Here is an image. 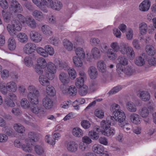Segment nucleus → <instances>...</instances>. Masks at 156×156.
<instances>
[{
	"instance_id": "nucleus-1",
	"label": "nucleus",
	"mask_w": 156,
	"mask_h": 156,
	"mask_svg": "<svg viewBox=\"0 0 156 156\" xmlns=\"http://www.w3.org/2000/svg\"><path fill=\"white\" fill-rule=\"evenodd\" d=\"M128 43L122 42L120 44L116 41L112 42L110 44L111 48H108L106 51L108 57L109 59L112 60H115L117 57L116 52L119 51L121 53H125V48L124 46L128 45Z\"/></svg>"
},
{
	"instance_id": "nucleus-2",
	"label": "nucleus",
	"mask_w": 156,
	"mask_h": 156,
	"mask_svg": "<svg viewBox=\"0 0 156 156\" xmlns=\"http://www.w3.org/2000/svg\"><path fill=\"white\" fill-rule=\"evenodd\" d=\"M17 20L21 24H26L31 29H35L37 27L36 22L34 19L28 16L26 17L21 14H18L17 16Z\"/></svg>"
},
{
	"instance_id": "nucleus-3",
	"label": "nucleus",
	"mask_w": 156,
	"mask_h": 156,
	"mask_svg": "<svg viewBox=\"0 0 156 156\" xmlns=\"http://www.w3.org/2000/svg\"><path fill=\"white\" fill-rule=\"evenodd\" d=\"M17 89L16 83L13 81L8 82L5 86L4 83L0 84V90L2 94L4 95L7 94L8 91L15 92Z\"/></svg>"
},
{
	"instance_id": "nucleus-4",
	"label": "nucleus",
	"mask_w": 156,
	"mask_h": 156,
	"mask_svg": "<svg viewBox=\"0 0 156 156\" xmlns=\"http://www.w3.org/2000/svg\"><path fill=\"white\" fill-rule=\"evenodd\" d=\"M13 20L11 24H8L6 27L7 29L9 34L12 36L16 34V31H19L22 29V26L21 24H19V21Z\"/></svg>"
},
{
	"instance_id": "nucleus-5",
	"label": "nucleus",
	"mask_w": 156,
	"mask_h": 156,
	"mask_svg": "<svg viewBox=\"0 0 156 156\" xmlns=\"http://www.w3.org/2000/svg\"><path fill=\"white\" fill-rule=\"evenodd\" d=\"M46 8H50L56 11L60 10L62 7V3L58 0H45Z\"/></svg>"
},
{
	"instance_id": "nucleus-6",
	"label": "nucleus",
	"mask_w": 156,
	"mask_h": 156,
	"mask_svg": "<svg viewBox=\"0 0 156 156\" xmlns=\"http://www.w3.org/2000/svg\"><path fill=\"white\" fill-rule=\"evenodd\" d=\"M118 63L116 65V70L119 74L123 72V66H126L128 63L127 58L124 55H120L117 58Z\"/></svg>"
},
{
	"instance_id": "nucleus-7",
	"label": "nucleus",
	"mask_w": 156,
	"mask_h": 156,
	"mask_svg": "<svg viewBox=\"0 0 156 156\" xmlns=\"http://www.w3.org/2000/svg\"><path fill=\"white\" fill-rule=\"evenodd\" d=\"M47 65L46 60L42 57H40L37 60V64L35 69V72L39 75L43 74V69L46 68Z\"/></svg>"
},
{
	"instance_id": "nucleus-8",
	"label": "nucleus",
	"mask_w": 156,
	"mask_h": 156,
	"mask_svg": "<svg viewBox=\"0 0 156 156\" xmlns=\"http://www.w3.org/2000/svg\"><path fill=\"white\" fill-rule=\"evenodd\" d=\"M47 72L46 74L48 76V78L49 80H52L55 78L54 75L57 72V68L55 64L53 62H50L47 63Z\"/></svg>"
},
{
	"instance_id": "nucleus-9",
	"label": "nucleus",
	"mask_w": 156,
	"mask_h": 156,
	"mask_svg": "<svg viewBox=\"0 0 156 156\" xmlns=\"http://www.w3.org/2000/svg\"><path fill=\"white\" fill-rule=\"evenodd\" d=\"M113 115V116H112V117L113 118H111L115 124V121L118 122L120 124H122V122L124 121L126 118L125 113L122 110L119 111L117 110Z\"/></svg>"
},
{
	"instance_id": "nucleus-10",
	"label": "nucleus",
	"mask_w": 156,
	"mask_h": 156,
	"mask_svg": "<svg viewBox=\"0 0 156 156\" xmlns=\"http://www.w3.org/2000/svg\"><path fill=\"white\" fill-rule=\"evenodd\" d=\"M75 53L76 55V56L85 58H86V60L89 62H90L91 60V58L90 56H89V54L87 53L86 54L84 49L80 47L76 48L75 50Z\"/></svg>"
},
{
	"instance_id": "nucleus-11",
	"label": "nucleus",
	"mask_w": 156,
	"mask_h": 156,
	"mask_svg": "<svg viewBox=\"0 0 156 156\" xmlns=\"http://www.w3.org/2000/svg\"><path fill=\"white\" fill-rule=\"evenodd\" d=\"M30 39L35 43L41 42L43 40V36L39 31L36 30H32L30 31L29 34Z\"/></svg>"
},
{
	"instance_id": "nucleus-12",
	"label": "nucleus",
	"mask_w": 156,
	"mask_h": 156,
	"mask_svg": "<svg viewBox=\"0 0 156 156\" xmlns=\"http://www.w3.org/2000/svg\"><path fill=\"white\" fill-rule=\"evenodd\" d=\"M112 116H108L106 119L102 120L100 122V127L102 130H105L108 129L111 126V124L112 125H114L115 124L113 121L112 120Z\"/></svg>"
},
{
	"instance_id": "nucleus-13",
	"label": "nucleus",
	"mask_w": 156,
	"mask_h": 156,
	"mask_svg": "<svg viewBox=\"0 0 156 156\" xmlns=\"http://www.w3.org/2000/svg\"><path fill=\"white\" fill-rule=\"evenodd\" d=\"M31 110L39 118H42L45 114V111L44 108L39 105L32 106L31 108Z\"/></svg>"
},
{
	"instance_id": "nucleus-14",
	"label": "nucleus",
	"mask_w": 156,
	"mask_h": 156,
	"mask_svg": "<svg viewBox=\"0 0 156 156\" xmlns=\"http://www.w3.org/2000/svg\"><path fill=\"white\" fill-rule=\"evenodd\" d=\"M36 49V46L34 43L29 42L26 43L23 46V50L24 53L30 54L34 52Z\"/></svg>"
},
{
	"instance_id": "nucleus-15",
	"label": "nucleus",
	"mask_w": 156,
	"mask_h": 156,
	"mask_svg": "<svg viewBox=\"0 0 156 156\" xmlns=\"http://www.w3.org/2000/svg\"><path fill=\"white\" fill-rule=\"evenodd\" d=\"M12 4L10 6L9 10L14 12H21L23 10L20 4L16 0H12Z\"/></svg>"
},
{
	"instance_id": "nucleus-16",
	"label": "nucleus",
	"mask_w": 156,
	"mask_h": 156,
	"mask_svg": "<svg viewBox=\"0 0 156 156\" xmlns=\"http://www.w3.org/2000/svg\"><path fill=\"white\" fill-rule=\"evenodd\" d=\"M21 149L23 151L26 153L32 152L33 150L32 144L29 140L25 139L24 140V143L22 144Z\"/></svg>"
},
{
	"instance_id": "nucleus-17",
	"label": "nucleus",
	"mask_w": 156,
	"mask_h": 156,
	"mask_svg": "<svg viewBox=\"0 0 156 156\" xmlns=\"http://www.w3.org/2000/svg\"><path fill=\"white\" fill-rule=\"evenodd\" d=\"M66 148L69 151L72 153H75L78 150V145L76 141L71 140L67 143Z\"/></svg>"
},
{
	"instance_id": "nucleus-18",
	"label": "nucleus",
	"mask_w": 156,
	"mask_h": 156,
	"mask_svg": "<svg viewBox=\"0 0 156 156\" xmlns=\"http://www.w3.org/2000/svg\"><path fill=\"white\" fill-rule=\"evenodd\" d=\"M151 2L149 0H144L139 5V9L141 12H146L150 9Z\"/></svg>"
},
{
	"instance_id": "nucleus-19",
	"label": "nucleus",
	"mask_w": 156,
	"mask_h": 156,
	"mask_svg": "<svg viewBox=\"0 0 156 156\" xmlns=\"http://www.w3.org/2000/svg\"><path fill=\"white\" fill-rule=\"evenodd\" d=\"M99 127L98 126H95L93 130H91L89 132L88 136L93 140H97L99 137V133L96 132H101Z\"/></svg>"
},
{
	"instance_id": "nucleus-20",
	"label": "nucleus",
	"mask_w": 156,
	"mask_h": 156,
	"mask_svg": "<svg viewBox=\"0 0 156 156\" xmlns=\"http://www.w3.org/2000/svg\"><path fill=\"white\" fill-rule=\"evenodd\" d=\"M42 104L44 108L46 109H51L53 106V101L49 97L46 96L42 99Z\"/></svg>"
},
{
	"instance_id": "nucleus-21",
	"label": "nucleus",
	"mask_w": 156,
	"mask_h": 156,
	"mask_svg": "<svg viewBox=\"0 0 156 156\" xmlns=\"http://www.w3.org/2000/svg\"><path fill=\"white\" fill-rule=\"evenodd\" d=\"M45 0H32V2L40 9L44 12L47 13L48 10L46 8V5L44 3Z\"/></svg>"
},
{
	"instance_id": "nucleus-22",
	"label": "nucleus",
	"mask_w": 156,
	"mask_h": 156,
	"mask_svg": "<svg viewBox=\"0 0 156 156\" xmlns=\"http://www.w3.org/2000/svg\"><path fill=\"white\" fill-rule=\"evenodd\" d=\"M124 46L125 53L122 54L123 55L126 54L127 57L130 60H133L135 57V54L134 51L132 47L128 46L126 48V46Z\"/></svg>"
},
{
	"instance_id": "nucleus-23",
	"label": "nucleus",
	"mask_w": 156,
	"mask_h": 156,
	"mask_svg": "<svg viewBox=\"0 0 156 156\" xmlns=\"http://www.w3.org/2000/svg\"><path fill=\"white\" fill-rule=\"evenodd\" d=\"M28 137L25 139H28L30 141L36 142L38 141L40 138L41 135L39 133L32 132L28 133L27 134Z\"/></svg>"
},
{
	"instance_id": "nucleus-24",
	"label": "nucleus",
	"mask_w": 156,
	"mask_h": 156,
	"mask_svg": "<svg viewBox=\"0 0 156 156\" xmlns=\"http://www.w3.org/2000/svg\"><path fill=\"white\" fill-rule=\"evenodd\" d=\"M137 95L143 101H147L151 98L149 93L146 91H140L137 93Z\"/></svg>"
},
{
	"instance_id": "nucleus-25",
	"label": "nucleus",
	"mask_w": 156,
	"mask_h": 156,
	"mask_svg": "<svg viewBox=\"0 0 156 156\" xmlns=\"http://www.w3.org/2000/svg\"><path fill=\"white\" fill-rule=\"evenodd\" d=\"M104 147L102 145L99 144H95L92 147V151L95 153L98 154H104Z\"/></svg>"
},
{
	"instance_id": "nucleus-26",
	"label": "nucleus",
	"mask_w": 156,
	"mask_h": 156,
	"mask_svg": "<svg viewBox=\"0 0 156 156\" xmlns=\"http://www.w3.org/2000/svg\"><path fill=\"white\" fill-rule=\"evenodd\" d=\"M129 119L132 123L136 125L140 124L142 121V119L140 115L135 113L130 115Z\"/></svg>"
},
{
	"instance_id": "nucleus-27",
	"label": "nucleus",
	"mask_w": 156,
	"mask_h": 156,
	"mask_svg": "<svg viewBox=\"0 0 156 156\" xmlns=\"http://www.w3.org/2000/svg\"><path fill=\"white\" fill-rule=\"evenodd\" d=\"M72 133L73 136L77 138H80L84 134L83 131L79 127H76L73 128Z\"/></svg>"
},
{
	"instance_id": "nucleus-28",
	"label": "nucleus",
	"mask_w": 156,
	"mask_h": 156,
	"mask_svg": "<svg viewBox=\"0 0 156 156\" xmlns=\"http://www.w3.org/2000/svg\"><path fill=\"white\" fill-rule=\"evenodd\" d=\"M88 74L91 79H95L98 76V72L96 68L94 66H91L88 69Z\"/></svg>"
},
{
	"instance_id": "nucleus-29",
	"label": "nucleus",
	"mask_w": 156,
	"mask_h": 156,
	"mask_svg": "<svg viewBox=\"0 0 156 156\" xmlns=\"http://www.w3.org/2000/svg\"><path fill=\"white\" fill-rule=\"evenodd\" d=\"M39 96V93L36 94H34L31 95H27V97L31 104L37 105L39 102L38 99Z\"/></svg>"
},
{
	"instance_id": "nucleus-30",
	"label": "nucleus",
	"mask_w": 156,
	"mask_h": 156,
	"mask_svg": "<svg viewBox=\"0 0 156 156\" xmlns=\"http://www.w3.org/2000/svg\"><path fill=\"white\" fill-rule=\"evenodd\" d=\"M97 66L99 71L103 73L107 71V67L105 62L103 60H99L97 63Z\"/></svg>"
},
{
	"instance_id": "nucleus-31",
	"label": "nucleus",
	"mask_w": 156,
	"mask_h": 156,
	"mask_svg": "<svg viewBox=\"0 0 156 156\" xmlns=\"http://www.w3.org/2000/svg\"><path fill=\"white\" fill-rule=\"evenodd\" d=\"M59 79L63 83H68L70 81L69 77L66 73L61 72L59 75Z\"/></svg>"
},
{
	"instance_id": "nucleus-32",
	"label": "nucleus",
	"mask_w": 156,
	"mask_h": 156,
	"mask_svg": "<svg viewBox=\"0 0 156 156\" xmlns=\"http://www.w3.org/2000/svg\"><path fill=\"white\" fill-rule=\"evenodd\" d=\"M139 29L140 34L143 35H145L147 32L148 26L145 22H142L139 24Z\"/></svg>"
},
{
	"instance_id": "nucleus-33",
	"label": "nucleus",
	"mask_w": 156,
	"mask_h": 156,
	"mask_svg": "<svg viewBox=\"0 0 156 156\" xmlns=\"http://www.w3.org/2000/svg\"><path fill=\"white\" fill-rule=\"evenodd\" d=\"M8 47L9 50L13 51L16 47V43L15 39L13 37L9 38L8 41Z\"/></svg>"
},
{
	"instance_id": "nucleus-34",
	"label": "nucleus",
	"mask_w": 156,
	"mask_h": 156,
	"mask_svg": "<svg viewBox=\"0 0 156 156\" xmlns=\"http://www.w3.org/2000/svg\"><path fill=\"white\" fill-rule=\"evenodd\" d=\"M32 15L38 21H41L44 19L43 14L39 10H35L33 11L32 12Z\"/></svg>"
},
{
	"instance_id": "nucleus-35",
	"label": "nucleus",
	"mask_w": 156,
	"mask_h": 156,
	"mask_svg": "<svg viewBox=\"0 0 156 156\" xmlns=\"http://www.w3.org/2000/svg\"><path fill=\"white\" fill-rule=\"evenodd\" d=\"M63 45L64 48L68 51H72L73 48V45L71 41L67 39H64L63 41Z\"/></svg>"
},
{
	"instance_id": "nucleus-36",
	"label": "nucleus",
	"mask_w": 156,
	"mask_h": 156,
	"mask_svg": "<svg viewBox=\"0 0 156 156\" xmlns=\"http://www.w3.org/2000/svg\"><path fill=\"white\" fill-rule=\"evenodd\" d=\"M39 77V81L40 83L43 86H46L49 84V82L48 80V76L47 74H41Z\"/></svg>"
},
{
	"instance_id": "nucleus-37",
	"label": "nucleus",
	"mask_w": 156,
	"mask_h": 156,
	"mask_svg": "<svg viewBox=\"0 0 156 156\" xmlns=\"http://www.w3.org/2000/svg\"><path fill=\"white\" fill-rule=\"evenodd\" d=\"M18 41L21 43H24L27 42L28 37L27 35L24 33H20L17 35Z\"/></svg>"
},
{
	"instance_id": "nucleus-38",
	"label": "nucleus",
	"mask_w": 156,
	"mask_h": 156,
	"mask_svg": "<svg viewBox=\"0 0 156 156\" xmlns=\"http://www.w3.org/2000/svg\"><path fill=\"white\" fill-rule=\"evenodd\" d=\"M91 51L92 55L94 59H98L101 57V53L100 50L98 48H93Z\"/></svg>"
},
{
	"instance_id": "nucleus-39",
	"label": "nucleus",
	"mask_w": 156,
	"mask_h": 156,
	"mask_svg": "<svg viewBox=\"0 0 156 156\" xmlns=\"http://www.w3.org/2000/svg\"><path fill=\"white\" fill-rule=\"evenodd\" d=\"M127 109L129 112H135L137 110V108L135 104L131 101L127 102L126 104Z\"/></svg>"
},
{
	"instance_id": "nucleus-40",
	"label": "nucleus",
	"mask_w": 156,
	"mask_h": 156,
	"mask_svg": "<svg viewBox=\"0 0 156 156\" xmlns=\"http://www.w3.org/2000/svg\"><path fill=\"white\" fill-rule=\"evenodd\" d=\"M85 102V100L83 98H80L77 99L73 102L72 105L76 110H79L80 109L79 105H82Z\"/></svg>"
},
{
	"instance_id": "nucleus-41",
	"label": "nucleus",
	"mask_w": 156,
	"mask_h": 156,
	"mask_svg": "<svg viewBox=\"0 0 156 156\" xmlns=\"http://www.w3.org/2000/svg\"><path fill=\"white\" fill-rule=\"evenodd\" d=\"M41 30L44 34L46 35H50L53 34L51 27L47 25H43L41 27Z\"/></svg>"
},
{
	"instance_id": "nucleus-42",
	"label": "nucleus",
	"mask_w": 156,
	"mask_h": 156,
	"mask_svg": "<svg viewBox=\"0 0 156 156\" xmlns=\"http://www.w3.org/2000/svg\"><path fill=\"white\" fill-rule=\"evenodd\" d=\"M11 11L8 12L3 10L2 14L4 21L6 22H9L12 17V14L11 13Z\"/></svg>"
},
{
	"instance_id": "nucleus-43",
	"label": "nucleus",
	"mask_w": 156,
	"mask_h": 156,
	"mask_svg": "<svg viewBox=\"0 0 156 156\" xmlns=\"http://www.w3.org/2000/svg\"><path fill=\"white\" fill-rule=\"evenodd\" d=\"M72 59L74 64L76 67H80L82 66L83 65L82 60L84 58L74 56L73 57Z\"/></svg>"
},
{
	"instance_id": "nucleus-44",
	"label": "nucleus",
	"mask_w": 156,
	"mask_h": 156,
	"mask_svg": "<svg viewBox=\"0 0 156 156\" xmlns=\"http://www.w3.org/2000/svg\"><path fill=\"white\" fill-rule=\"evenodd\" d=\"M102 134L107 136H113L115 134V131L114 129L111 127V126L108 129L105 130L101 131Z\"/></svg>"
},
{
	"instance_id": "nucleus-45",
	"label": "nucleus",
	"mask_w": 156,
	"mask_h": 156,
	"mask_svg": "<svg viewBox=\"0 0 156 156\" xmlns=\"http://www.w3.org/2000/svg\"><path fill=\"white\" fill-rule=\"evenodd\" d=\"M44 48L45 49L46 57H48L49 55L50 56L53 55L55 53V50L52 46L49 45H46L44 46Z\"/></svg>"
},
{
	"instance_id": "nucleus-46",
	"label": "nucleus",
	"mask_w": 156,
	"mask_h": 156,
	"mask_svg": "<svg viewBox=\"0 0 156 156\" xmlns=\"http://www.w3.org/2000/svg\"><path fill=\"white\" fill-rule=\"evenodd\" d=\"M134 71L130 66H128L123 68V72L120 74H122L124 73L128 76H130L134 74Z\"/></svg>"
},
{
	"instance_id": "nucleus-47",
	"label": "nucleus",
	"mask_w": 156,
	"mask_h": 156,
	"mask_svg": "<svg viewBox=\"0 0 156 156\" xmlns=\"http://www.w3.org/2000/svg\"><path fill=\"white\" fill-rule=\"evenodd\" d=\"M45 89V92L48 96H54L55 94V91L54 87L51 85L47 86Z\"/></svg>"
},
{
	"instance_id": "nucleus-48",
	"label": "nucleus",
	"mask_w": 156,
	"mask_h": 156,
	"mask_svg": "<svg viewBox=\"0 0 156 156\" xmlns=\"http://www.w3.org/2000/svg\"><path fill=\"white\" fill-rule=\"evenodd\" d=\"M14 130L17 133H23L25 131L24 127L20 124H15L13 126Z\"/></svg>"
},
{
	"instance_id": "nucleus-49",
	"label": "nucleus",
	"mask_w": 156,
	"mask_h": 156,
	"mask_svg": "<svg viewBox=\"0 0 156 156\" xmlns=\"http://www.w3.org/2000/svg\"><path fill=\"white\" fill-rule=\"evenodd\" d=\"M145 50L147 53L149 55L153 56L155 53L154 48L151 45H147Z\"/></svg>"
},
{
	"instance_id": "nucleus-50",
	"label": "nucleus",
	"mask_w": 156,
	"mask_h": 156,
	"mask_svg": "<svg viewBox=\"0 0 156 156\" xmlns=\"http://www.w3.org/2000/svg\"><path fill=\"white\" fill-rule=\"evenodd\" d=\"M135 63L138 66H142L145 63V59L141 56H137L135 59Z\"/></svg>"
},
{
	"instance_id": "nucleus-51",
	"label": "nucleus",
	"mask_w": 156,
	"mask_h": 156,
	"mask_svg": "<svg viewBox=\"0 0 156 156\" xmlns=\"http://www.w3.org/2000/svg\"><path fill=\"white\" fill-rule=\"evenodd\" d=\"M27 89L29 92L27 95H31L34 94H36L39 93V91L36 87L33 85L29 86Z\"/></svg>"
},
{
	"instance_id": "nucleus-52",
	"label": "nucleus",
	"mask_w": 156,
	"mask_h": 156,
	"mask_svg": "<svg viewBox=\"0 0 156 156\" xmlns=\"http://www.w3.org/2000/svg\"><path fill=\"white\" fill-rule=\"evenodd\" d=\"M149 111L147 107H144L139 111V114L143 118L147 117L149 115Z\"/></svg>"
},
{
	"instance_id": "nucleus-53",
	"label": "nucleus",
	"mask_w": 156,
	"mask_h": 156,
	"mask_svg": "<svg viewBox=\"0 0 156 156\" xmlns=\"http://www.w3.org/2000/svg\"><path fill=\"white\" fill-rule=\"evenodd\" d=\"M20 105L23 109H27L30 107L29 102L26 98H23L21 100Z\"/></svg>"
},
{
	"instance_id": "nucleus-54",
	"label": "nucleus",
	"mask_w": 156,
	"mask_h": 156,
	"mask_svg": "<svg viewBox=\"0 0 156 156\" xmlns=\"http://www.w3.org/2000/svg\"><path fill=\"white\" fill-rule=\"evenodd\" d=\"M66 83H63L60 86V90L62 93L64 95L68 94L69 87L68 85L66 84Z\"/></svg>"
},
{
	"instance_id": "nucleus-55",
	"label": "nucleus",
	"mask_w": 156,
	"mask_h": 156,
	"mask_svg": "<svg viewBox=\"0 0 156 156\" xmlns=\"http://www.w3.org/2000/svg\"><path fill=\"white\" fill-rule=\"evenodd\" d=\"M68 94L72 96H76L77 93L76 88L74 86L72 85L69 86Z\"/></svg>"
},
{
	"instance_id": "nucleus-56",
	"label": "nucleus",
	"mask_w": 156,
	"mask_h": 156,
	"mask_svg": "<svg viewBox=\"0 0 156 156\" xmlns=\"http://www.w3.org/2000/svg\"><path fill=\"white\" fill-rule=\"evenodd\" d=\"M84 79L80 77H78L75 80V85L77 88H80L84 86Z\"/></svg>"
},
{
	"instance_id": "nucleus-57",
	"label": "nucleus",
	"mask_w": 156,
	"mask_h": 156,
	"mask_svg": "<svg viewBox=\"0 0 156 156\" xmlns=\"http://www.w3.org/2000/svg\"><path fill=\"white\" fill-rule=\"evenodd\" d=\"M48 41L51 44L56 46L58 45L60 42L59 39L55 36L50 37Z\"/></svg>"
},
{
	"instance_id": "nucleus-58",
	"label": "nucleus",
	"mask_w": 156,
	"mask_h": 156,
	"mask_svg": "<svg viewBox=\"0 0 156 156\" xmlns=\"http://www.w3.org/2000/svg\"><path fill=\"white\" fill-rule=\"evenodd\" d=\"M95 116L99 119H103L104 116V112L103 110L101 109H97L94 112Z\"/></svg>"
},
{
	"instance_id": "nucleus-59",
	"label": "nucleus",
	"mask_w": 156,
	"mask_h": 156,
	"mask_svg": "<svg viewBox=\"0 0 156 156\" xmlns=\"http://www.w3.org/2000/svg\"><path fill=\"white\" fill-rule=\"evenodd\" d=\"M24 64L27 67H30L33 64V59L30 56L26 57L24 59Z\"/></svg>"
},
{
	"instance_id": "nucleus-60",
	"label": "nucleus",
	"mask_w": 156,
	"mask_h": 156,
	"mask_svg": "<svg viewBox=\"0 0 156 156\" xmlns=\"http://www.w3.org/2000/svg\"><path fill=\"white\" fill-rule=\"evenodd\" d=\"M79 90V94L81 96H85L87 93L88 91V88L86 85H84L80 87Z\"/></svg>"
},
{
	"instance_id": "nucleus-61",
	"label": "nucleus",
	"mask_w": 156,
	"mask_h": 156,
	"mask_svg": "<svg viewBox=\"0 0 156 156\" xmlns=\"http://www.w3.org/2000/svg\"><path fill=\"white\" fill-rule=\"evenodd\" d=\"M110 109L111 111L112 112L113 115L115 114V112L117 110L119 111L121 110L120 106L119 105L115 103H114L112 104Z\"/></svg>"
},
{
	"instance_id": "nucleus-62",
	"label": "nucleus",
	"mask_w": 156,
	"mask_h": 156,
	"mask_svg": "<svg viewBox=\"0 0 156 156\" xmlns=\"http://www.w3.org/2000/svg\"><path fill=\"white\" fill-rule=\"evenodd\" d=\"M69 76L72 80H74L77 76L76 70L74 69H68Z\"/></svg>"
},
{
	"instance_id": "nucleus-63",
	"label": "nucleus",
	"mask_w": 156,
	"mask_h": 156,
	"mask_svg": "<svg viewBox=\"0 0 156 156\" xmlns=\"http://www.w3.org/2000/svg\"><path fill=\"white\" fill-rule=\"evenodd\" d=\"M34 150L36 153L38 155H41L44 152V148L41 146L37 145L34 147Z\"/></svg>"
},
{
	"instance_id": "nucleus-64",
	"label": "nucleus",
	"mask_w": 156,
	"mask_h": 156,
	"mask_svg": "<svg viewBox=\"0 0 156 156\" xmlns=\"http://www.w3.org/2000/svg\"><path fill=\"white\" fill-rule=\"evenodd\" d=\"M45 140L46 143L51 145H53L55 144V140L54 139H52L49 135H47L45 136Z\"/></svg>"
}]
</instances>
